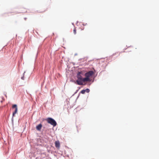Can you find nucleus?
Masks as SVG:
<instances>
[{"label":"nucleus","instance_id":"4","mask_svg":"<svg viewBox=\"0 0 159 159\" xmlns=\"http://www.w3.org/2000/svg\"><path fill=\"white\" fill-rule=\"evenodd\" d=\"M12 108H15V110L13 112L12 114V116H15V114H16L17 112L18 108L16 105H13L12 106Z\"/></svg>","mask_w":159,"mask_h":159},{"label":"nucleus","instance_id":"3","mask_svg":"<svg viewBox=\"0 0 159 159\" xmlns=\"http://www.w3.org/2000/svg\"><path fill=\"white\" fill-rule=\"evenodd\" d=\"M46 120L48 123L50 124L54 127L55 126L57 125L55 120L51 118H48L46 119Z\"/></svg>","mask_w":159,"mask_h":159},{"label":"nucleus","instance_id":"7","mask_svg":"<svg viewBox=\"0 0 159 159\" xmlns=\"http://www.w3.org/2000/svg\"><path fill=\"white\" fill-rule=\"evenodd\" d=\"M85 92H85V90H81V92H80V93H81L83 94H84V93H85Z\"/></svg>","mask_w":159,"mask_h":159},{"label":"nucleus","instance_id":"9","mask_svg":"<svg viewBox=\"0 0 159 159\" xmlns=\"http://www.w3.org/2000/svg\"><path fill=\"white\" fill-rule=\"evenodd\" d=\"M73 32H74V33L75 34L76 33V29L75 28L74 29V30H73Z\"/></svg>","mask_w":159,"mask_h":159},{"label":"nucleus","instance_id":"10","mask_svg":"<svg viewBox=\"0 0 159 159\" xmlns=\"http://www.w3.org/2000/svg\"><path fill=\"white\" fill-rule=\"evenodd\" d=\"M21 79H22V80H24V77H21Z\"/></svg>","mask_w":159,"mask_h":159},{"label":"nucleus","instance_id":"5","mask_svg":"<svg viewBox=\"0 0 159 159\" xmlns=\"http://www.w3.org/2000/svg\"><path fill=\"white\" fill-rule=\"evenodd\" d=\"M42 126V125L41 124H40L36 126V129L40 131V130Z\"/></svg>","mask_w":159,"mask_h":159},{"label":"nucleus","instance_id":"6","mask_svg":"<svg viewBox=\"0 0 159 159\" xmlns=\"http://www.w3.org/2000/svg\"><path fill=\"white\" fill-rule=\"evenodd\" d=\"M55 147L57 148H59L60 146V144L58 141H56L55 142Z\"/></svg>","mask_w":159,"mask_h":159},{"label":"nucleus","instance_id":"11","mask_svg":"<svg viewBox=\"0 0 159 159\" xmlns=\"http://www.w3.org/2000/svg\"><path fill=\"white\" fill-rule=\"evenodd\" d=\"M45 10H44V11H43V12L44 11H45Z\"/></svg>","mask_w":159,"mask_h":159},{"label":"nucleus","instance_id":"1","mask_svg":"<svg viewBox=\"0 0 159 159\" xmlns=\"http://www.w3.org/2000/svg\"><path fill=\"white\" fill-rule=\"evenodd\" d=\"M83 74L81 72H78L77 74L76 77L77 78V80L76 81L75 83L79 85H83V82H84V78H83L82 75Z\"/></svg>","mask_w":159,"mask_h":159},{"label":"nucleus","instance_id":"8","mask_svg":"<svg viewBox=\"0 0 159 159\" xmlns=\"http://www.w3.org/2000/svg\"><path fill=\"white\" fill-rule=\"evenodd\" d=\"M85 92H86V93H89L90 91L89 89H85Z\"/></svg>","mask_w":159,"mask_h":159},{"label":"nucleus","instance_id":"2","mask_svg":"<svg viewBox=\"0 0 159 159\" xmlns=\"http://www.w3.org/2000/svg\"><path fill=\"white\" fill-rule=\"evenodd\" d=\"M93 72L92 71H90L85 74L86 77L84 78V82L89 81L90 80L89 77L93 74Z\"/></svg>","mask_w":159,"mask_h":159}]
</instances>
